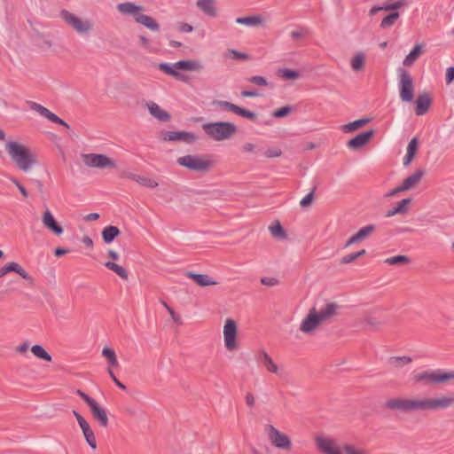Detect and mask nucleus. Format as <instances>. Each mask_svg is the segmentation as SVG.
<instances>
[{
  "label": "nucleus",
  "instance_id": "obj_19",
  "mask_svg": "<svg viewBox=\"0 0 454 454\" xmlns=\"http://www.w3.org/2000/svg\"><path fill=\"white\" fill-rule=\"evenodd\" d=\"M256 359L269 372L278 373V366L265 350H261L257 354Z\"/></svg>",
  "mask_w": 454,
  "mask_h": 454
},
{
  "label": "nucleus",
  "instance_id": "obj_21",
  "mask_svg": "<svg viewBox=\"0 0 454 454\" xmlns=\"http://www.w3.org/2000/svg\"><path fill=\"white\" fill-rule=\"evenodd\" d=\"M117 11L126 16H132L136 20V18L140 14L143 10L142 5L135 4L131 2H125L118 4L116 6Z\"/></svg>",
  "mask_w": 454,
  "mask_h": 454
},
{
  "label": "nucleus",
  "instance_id": "obj_26",
  "mask_svg": "<svg viewBox=\"0 0 454 454\" xmlns=\"http://www.w3.org/2000/svg\"><path fill=\"white\" fill-rule=\"evenodd\" d=\"M186 276L192 279L200 286H208L216 285L217 282L212 280L211 278L207 274L192 273L188 272Z\"/></svg>",
  "mask_w": 454,
  "mask_h": 454
},
{
  "label": "nucleus",
  "instance_id": "obj_37",
  "mask_svg": "<svg viewBox=\"0 0 454 454\" xmlns=\"http://www.w3.org/2000/svg\"><path fill=\"white\" fill-rule=\"evenodd\" d=\"M105 266L115 272L120 278H121L124 280H127L129 278L128 271L119 264L114 262H107L105 263Z\"/></svg>",
  "mask_w": 454,
  "mask_h": 454
},
{
  "label": "nucleus",
  "instance_id": "obj_1",
  "mask_svg": "<svg viewBox=\"0 0 454 454\" xmlns=\"http://www.w3.org/2000/svg\"><path fill=\"white\" fill-rule=\"evenodd\" d=\"M454 403V397L444 395L435 398H390L385 407L402 412L444 410Z\"/></svg>",
  "mask_w": 454,
  "mask_h": 454
},
{
  "label": "nucleus",
  "instance_id": "obj_43",
  "mask_svg": "<svg viewBox=\"0 0 454 454\" xmlns=\"http://www.w3.org/2000/svg\"><path fill=\"white\" fill-rule=\"evenodd\" d=\"M278 75L286 80H295L300 77V73L296 70L283 68L278 70Z\"/></svg>",
  "mask_w": 454,
  "mask_h": 454
},
{
  "label": "nucleus",
  "instance_id": "obj_52",
  "mask_svg": "<svg viewBox=\"0 0 454 454\" xmlns=\"http://www.w3.org/2000/svg\"><path fill=\"white\" fill-rule=\"evenodd\" d=\"M411 202V199L407 198L403 199L401 201H399L396 205L397 211L400 212V214H405L408 211V205Z\"/></svg>",
  "mask_w": 454,
  "mask_h": 454
},
{
  "label": "nucleus",
  "instance_id": "obj_27",
  "mask_svg": "<svg viewBox=\"0 0 454 454\" xmlns=\"http://www.w3.org/2000/svg\"><path fill=\"white\" fill-rule=\"evenodd\" d=\"M137 23L143 25L151 31H158L160 29V24L151 16L140 14L136 18Z\"/></svg>",
  "mask_w": 454,
  "mask_h": 454
},
{
  "label": "nucleus",
  "instance_id": "obj_13",
  "mask_svg": "<svg viewBox=\"0 0 454 454\" xmlns=\"http://www.w3.org/2000/svg\"><path fill=\"white\" fill-rule=\"evenodd\" d=\"M197 136L192 132L188 131H165L162 133V139L164 141H177L181 140L187 144H192L197 140Z\"/></svg>",
  "mask_w": 454,
  "mask_h": 454
},
{
  "label": "nucleus",
  "instance_id": "obj_55",
  "mask_svg": "<svg viewBox=\"0 0 454 454\" xmlns=\"http://www.w3.org/2000/svg\"><path fill=\"white\" fill-rule=\"evenodd\" d=\"M282 152L279 148L270 147L264 152V155L267 158H276L281 156Z\"/></svg>",
  "mask_w": 454,
  "mask_h": 454
},
{
  "label": "nucleus",
  "instance_id": "obj_36",
  "mask_svg": "<svg viewBox=\"0 0 454 454\" xmlns=\"http://www.w3.org/2000/svg\"><path fill=\"white\" fill-rule=\"evenodd\" d=\"M102 356L107 360L109 367H117L119 365L116 354L113 348H104Z\"/></svg>",
  "mask_w": 454,
  "mask_h": 454
},
{
  "label": "nucleus",
  "instance_id": "obj_35",
  "mask_svg": "<svg viewBox=\"0 0 454 454\" xmlns=\"http://www.w3.org/2000/svg\"><path fill=\"white\" fill-rule=\"evenodd\" d=\"M421 53V46L419 44H416L411 52L405 57L403 59V66L411 67L413 65L414 61L419 57Z\"/></svg>",
  "mask_w": 454,
  "mask_h": 454
},
{
  "label": "nucleus",
  "instance_id": "obj_41",
  "mask_svg": "<svg viewBox=\"0 0 454 454\" xmlns=\"http://www.w3.org/2000/svg\"><path fill=\"white\" fill-rule=\"evenodd\" d=\"M399 16V12H397L388 14L381 20L380 27L383 29L389 28L395 23Z\"/></svg>",
  "mask_w": 454,
  "mask_h": 454
},
{
  "label": "nucleus",
  "instance_id": "obj_58",
  "mask_svg": "<svg viewBox=\"0 0 454 454\" xmlns=\"http://www.w3.org/2000/svg\"><path fill=\"white\" fill-rule=\"evenodd\" d=\"M73 414L75 417L79 426L81 428L89 426L90 424L87 422V420L76 411H73Z\"/></svg>",
  "mask_w": 454,
  "mask_h": 454
},
{
  "label": "nucleus",
  "instance_id": "obj_11",
  "mask_svg": "<svg viewBox=\"0 0 454 454\" xmlns=\"http://www.w3.org/2000/svg\"><path fill=\"white\" fill-rule=\"evenodd\" d=\"M237 336V325L233 319L228 318L225 321L223 327V337L225 347L228 350H234L237 348L236 343Z\"/></svg>",
  "mask_w": 454,
  "mask_h": 454
},
{
  "label": "nucleus",
  "instance_id": "obj_59",
  "mask_svg": "<svg viewBox=\"0 0 454 454\" xmlns=\"http://www.w3.org/2000/svg\"><path fill=\"white\" fill-rule=\"evenodd\" d=\"M365 322L367 325L373 328H378L382 325V322L374 317H367L365 318Z\"/></svg>",
  "mask_w": 454,
  "mask_h": 454
},
{
  "label": "nucleus",
  "instance_id": "obj_64",
  "mask_svg": "<svg viewBox=\"0 0 454 454\" xmlns=\"http://www.w3.org/2000/svg\"><path fill=\"white\" fill-rule=\"evenodd\" d=\"M178 30H179V32H182V33H190L193 30V27L192 25H190L188 23H180V25L178 27Z\"/></svg>",
  "mask_w": 454,
  "mask_h": 454
},
{
  "label": "nucleus",
  "instance_id": "obj_17",
  "mask_svg": "<svg viewBox=\"0 0 454 454\" xmlns=\"http://www.w3.org/2000/svg\"><path fill=\"white\" fill-rule=\"evenodd\" d=\"M374 129H370L356 135L348 142V148L358 149L364 146L373 137Z\"/></svg>",
  "mask_w": 454,
  "mask_h": 454
},
{
  "label": "nucleus",
  "instance_id": "obj_22",
  "mask_svg": "<svg viewBox=\"0 0 454 454\" xmlns=\"http://www.w3.org/2000/svg\"><path fill=\"white\" fill-rule=\"evenodd\" d=\"M196 6L200 12L209 18H215L217 16L215 0H197Z\"/></svg>",
  "mask_w": 454,
  "mask_h": 454
},
{
  "label": "nucleus",
  "instance_id": "obj_50",
  "mask_svg": "<svg viewBox=\"0 0 454 454\" xmlns=\"http://www.w3.org/2000/svg\"><path fill=\"white\" fill-rule=\"evenodd\" d=\"M316 190V187H314L312 189V191L308 193L301 201H300V205L301 207H309L312 202H313V200H314V192Z\"/></svg>",
  "mask_w": 454,
  "mask_h": 454
},
{
  "label": "nucleus",
  "instance_id": "obj_30",
  "mask_svg": "<svg viewBox=\"0 0 454 454\" xmlns=\"http://www.w3.org/2000/svg\"><path fill=\"white\" fill-rule=\"evenodd\" d=\"M125 176L127 178L136 181L142 186H145V187H149V188H155L158 186V183L150 177H146V176H139V175H136V174H132V173H129Z\"/></svg>",
  "mask_w": 454,
  "mask_h": 454
},
{
  "label": "nucleus",
  "instance_id": "obj_57",
  "mask_svg": "<svg viewBox=\"0 0 454 454\" xmlns=\"http://www.w3.org/2000/svg\"><path fill=\"white\" fill-rule=\"evenodd\" d=\"M418 145H419V141H418V138L417 137H413L408 144V146H407V153H412V154H416L417 153V150H418Z\"/></svg>",
  "mask_w": 454,
  "mask_h": 454
},
{
  "label": "nucleus",
  "instance_id": "obj_34",
  "mask_svg": "<svg viewBox=\"0 0 454 454\" xmlns=\"http://www.w3.org/2000/svg\"><path fill=\"white\" fill-rule=\"evenodd\" d=\"M412 362V358L408 356H391L388 359V364L393 368H401L406 364H409Z\"/></svg>",
  "mask_w": 454,
  "mask_h": 454
},
{
  "label": "nucleus",
  "instance_id": "obj_6",
  "mask_svg": "<svg viewBox=\"0 0 454 454\" xmlns=\"http://www.w3.org/2000/svg\"><path fill=\"white\" fill-rule=\"evenodd\" d=\"M398 80L401 100L408 103L412 102L414 98V84L412 77L406 69L399 68Z\"/></svg>",
  "mask_w": 454,
  "mask_h": 454
},
{
  "label": "nucleus",
  "instance_id": "obj_15",
  "mask_svg": "<svg viewBox=\"0 0 454 454\" xmlns=\"http://www.w3.org/2000/svg\"><path fill=\"white\" fill-rule=\"evenodd\" d=\"M316 444L319 450L325 454H341L334 440L317 436Z\"/></svg>",
  "mask_w": 454,
  "mask_h": 454
},
{
  "label": "nucleus",
  "instance_id": "obj_61",
  "mask_svg": "<svg viewBox=\"0 0 454 454\" xmlns=\"http://www.w3.org/2000/svg\"><path fill=\"white\" fill-rule=\"evenodd\" d=\"M356 259H357V256H356V253H351V254H348L343 256L340 260V263L348 264V263L353 262Z\"/></svg>",
  "mask_w": 454,
  "mask_h": 454
},
{
  "label": "nucleus",
  "instance_id": "obj_4",
  "mask_svg": "<svg viewBox=\"0 0 454 454\" xmlns=\"http://www.w3.org/2000/svg\"><path fill=\"white\" fill-rule=\"evenodd\" d=\"M453 379L454 372H445L440 369L424 371L413 377L416 383H423L424 385H437Z\"/></svg>",
  "mask_w": 454,
  "mask_h": 454
},
{
  "label": "nucleus",
  "instance_id": "obj_24",
  "mask_svg": "<svg viewBox=\"0 0 454 454\" xmlns=\"http://www.w3.org/2000/svg\"><path fill=\"white\" fill-rule=\"evenodd\" d=\"M150 114L160 121L166 122L171 119L170 114L161 109L156 103L149 102L146 104Z\"/></svg>",
  "mask_w": 454,
  "mask_h": 454
},
{
  "label": "nucleus",
  "instance_id": "obj_28",
  "mask_svg": "<svg viewBox=\"0 0 454 454\" xmlns=\"http://www.w3.org/2000/svg\"><path fill=\"white\" fill-rule=\"evenodd\" d=\"M32 110L37 112L40 115L45 117L51 122L55 123L59 116L51 113L49 109L36 102H28Z\"/></svg>",
  "mask_w": 454,
  "mask_h": 454
},
{
  "label": "nucleus",
  "instance_id": "obj_29",
  "mask_svg": "<svg viewBox=\"0 0 454 454\" xmlns=\"http://www.w3.org/2000/svg\"><path fill=\"white\" fill-rule=\"evenodd\" d=\"M424 174L425 172L423 169L416 170L412 175L403 180L402 184L403 189L407 191L418 184L423 177Z\"/></svg>",
  "mask_w": 454,
  "mask_h": 454
},
{
  "label": "nucleus",
  "instance_id": "obj_14",
  "mask_svg": "<svg viewBox=\"0 0 454 454\" xmlns=\"http://www.w3.org/2000/svg\"><path fill=\"white\" fill-rule=\"evenodd\" d=\"M10 272H16L22 278L29 281L30 284L34 285V278L18 262H11L3 267H0V278Z\"/></svg>",
  "mask_w": 454,
  "mask_h": 454
},
{
  "label": "nucleus",
  "instance_id": "obj_56",
  "mask_svg": "<svg viewBox=\"0 0 454 454\" xmlns=\"http://www.w3.org/2000/svg\"><path fill=\"white\" fill-rule=\"evenodd\" d=\"M75 392L88 404L89 407L96 402L95 399H93L92 397L88 395L86 393H84L81 389H77Z\"/></svg>",
  "mask_w": 454,
  "mask_h": 454
},
{
  "label": "nucleus",
  "instance_id": "obj_18",
  "mask_svg": "<svg viewBox=\"0 0 454 454\" xmlns=\"http://www.w3.org/2000/svg\"><path fill=\"white\" fill-rule=\"evenodd\" d=\"M90 411L93 419L97 420L102 427L108 426L109 420L106 411L100 406L97 401L90 406Z\"/></svg>",
  "mask_w": 454,
  "mask_h": 454
},
{
  "label": "nucleus",
  "instance_id": "obj_63",
  "mask_svg": "<svg viewBox=\"0 0 454 454\" xmlns=\"http://www.w3.org/2000/svg\"><path fill=\"white\" fill-rule=\"evenodd\" d=\"M261 282L264 286H274L278 283V280L274 278L264 277L261 279Z\"/></svg>",
  "mask_w": 454,
  "mask_h": 454
},
{
  "label": "nucleus",
  "instance_id": "obj_33",
  "mask_svg": "<svg viewBox=\"0 0 454 454\" xmlns=\"http://www.w3.org/2000/svg\"><path fill=\"white\" fill-rule=\"evenodd\" d=\"M236 23L248 27H257L262 23L261 16L239 17L236 19Z\"/></svg>",
  "mask_w": 454,
  "mask_h": 454
},
{
  "label": "nucleus",
  "instance_id": "obj_46",
  "mask_svg": "<svg viewBox=\"0 0 454 454\" xmlns=\"http://www.w3.org/2000/svg\"><path fill=\"white\" fill-rule=\"evenodd\" d=\"M225 56L232 59H239V60H246L248 59V55L243 52H239L236 50L230 49L226 51Z\"/></svg>",
  "mask_w": 454,
  "mask_h": 454
},
{
  "label": "nucleus",
  "instance_id": "obj_48",
  "mask_svg": "<svg viewBox=\"0 0 454 454\" xmlns=\"http://www.w3.org/2000/svg\"><path fill=\"white\" fill-rule=\"evenodd\" d=\"M308 34H309L308 28L301 27H299V29H297L295 31H292L290 34V36L294 40H299V39H301V38H304L305 36H307Z\"/></svg>",
  "mask_w": 454,
  "mask_h": 454
},
{
  "label": "nucleus",
  "instance_id": "obj_51",
  "mask_svg": "<svg viewBox=\"0 0 454 454\" xmlns=\"http://www.w3.org/2000/svg\"><path fill=\"white\" fill-rule=\"evenodd\" d=\"M291 106H286L274 111L272 113V116H274L275 118H283L286 116L291 112Z\"/></svg>",
  "mask_w": 454,
  "mask_h": 454
},
{
  "label": "nucleus",
  "instance_id": "obj_7",
  "mask_svg": "<svg viewBox=\"0 0 454 454\" xmlns=\"http://www.w3.org/2000/svg\"><path fill=\"white\" fill-rule=\"evenodd\" d=\"M213 106H215L217 109L223 112H230L233 113L239 116L248 119L252 121H256V114L247 110L246 108L240 107L233 103L225 100H215L213 101Z\"/></svg>",
  "mask_w": 454,
  "mask_h": 454
},
{
  "label": "nucleus",
  "instance_id": "obj_53",
  "mask_svg": "<svg viewBox=\"0 0 454 454\" xmlns=\"http://www.w3.org/2000/svg\"><path fill=\"white\" fill-rule=\"evenodd\" d=\"M248 82L253 84L258 85V86H267L268 85V82H267L266 78H264L263 76H260V75L251 76L250 78H248Z\"/></svg>",
  "mask_w": 454,
  "mask_h": 454
},
{
  "label": "nucleus",
  "instance_id": "obj_10",
  "mask_svg": "<svg viewBox=\"0 0 454 454\" xmlns=\"http://www.w3.org/2000/svg\"><path fill=\"white\" fill-rule=\"evenodd\" d=\"M180 166L198 172H207L210 168V161L197 155H185L177 159Z\"/></svg>",
  "mask_w": 454,
  "mask_h": 454
},
{
  "label": "nucleus",
  "instance_id": "obj_47",
  "mask_svg": "<svg viewBox=\"0 0 454 454\" xmlns=\"http://www.w3.org/2000/svg\"><path fill=\"white\" fill-rule=\"evenodd\" d=\"M364 64V58L362 54H356L351 60V67L353 70H360Z\"/></svg>",
  "mask_w": 454,
  "mask_h": 454
},
{
  "label": "nucleus",
  "instance_id": "obj_12",
  "mask_svg": "<svg viewBox=\"0 0 454 454\" xmlns=\"http://www.w3.org/2000/svg\"><path fill=\"white\" fill-rule=\"evenodd\" d=\"M321 324V321L316 315V308L313 307L309 309L306 317L301 321L300 330L304 333H311Z\"/></svg>",
  "mask_w": 454,
  "mask_h": 454
},
{
  "label": "nucleus",
  "instance_id": "obj_62",
  "mask_svg": "<svg viewBox=\"0 0 454 454\" xmlns=\"http://www.w3.org/2000/svg\"><path fill=\"white\" fill-rule=\"evenodd\" d=\"M445 81L447 84L454 81V67H450L446 70Z\"/></svg>",
  "mask_w": 454,
  "mask_h": 454
},
{
  "label": "nucleus",
  "instance_id": "obj_9",
  "mask_svg": "<svg viewBox=\"0 0 454 454\" xmlns=\"http://www.w3.org/2000/svg\"><path fill=\"white\" fill-rule=\"evenodd\" d=\"M84 164L96 168H115L116 162L105 154L88 153L82 154Z\"/></svg>",
  "mask_w": 454,
  "mask_h": 454
},
{
  "label": "nucleus",
  "instance_id": "obj_31",
  "mask_svg": "<svg viewBox=\"0 0 454 454\" xmlns=\"http://www.w3.org/2000/svg\"><path fill=\"white\" fill-rule=\"evenodd\" d=\"M121 234L118 227L108 225L102 231V239L106 244L112 243Z\"/></svg>",
  "mask_w": 454,
  "mask_h": 454
},
{
  "label": "nucleus",
  "instance_id": "obj_54",
  "mask_svg": "<svg viewBox=\"0 0 454 454\" xmlns=\"http://www.w3.org/2000/svg\"><path fill=\"white\" fill-rule=\"evenodd\" d=\"M405 1L399 0L390 4H385L383 5L384 11H394L401 8L405 4Z\"/></svg>",
  "mask_w": 454,
  "mask_h": 454
},
{
  "label": "nucleus",
  "instance_id": "obj_49",
  "mask_svg": "<svg viewBox=\"0 0 454 454\" xmlns=\"http://www.w3.org/2000/svg\"><path fill=\"white\" fill-rule=\"evenodd\" d=\"M241 151L244 153H254V154H257L260 152V149L257 148V145L255 144L247 142V143H245L242 145Z\"/></svg>",
  "mask_w": 454,
  "mask_h": 454
},
{
  "label": "nucleus",
  "instance_id": "obj_45",
  "mask_svg": "<svg viewBox=\"0 0 454 454\" xmlns=\"http://www.w3.org/2000/svg\"><path fill=\"white\" fill-rule=\"evenodd\" d=\"M376 227L374 224H368L362 227L356 234L360 241L368 238L374 231Z\"/></svg>",
  "mask_w": 454,
  "mask_h": 454
},
{
  "label": "nucleus",
  "instance_id": "obj_40",
  "mask_svg": "<svg viewBox=\"0 0 454 454\" xmlns=\"http://www.w3.org/2000/svg\"><path fill=\"white\" fill-rule=\"evenodd\" d=\"M87 443L93 449H97V441L90 426L81 428Z\"/></svg>",
  "mask_w": 454,
  "mask_h": 454
},
{
  "label": "nucleus",
  "instance_id": "obj_23",
  "mask_svg": "<svg viewBox=\"0 0 454 454\" xmlns=\"http://www.w3.org/2000/svg\"><path fill=\"white\" fill-rule=\"evenodd\" d=\"M432 104V98L427 93L419 94L416 100V114L424 115Z\"/></svg>",
  "mask_w": 454,
  "mask_h": 454
},
{
  "label": "nucleus",
  "instance_id": "obj_32",
  "mask_svg": "<svg viewBox=\"0 0 454 454\" xmlns=\"http://www.w3.org/2000/svg\"><path fill=\"white\" fill-rule=\"evenodd\" d=\"M370 121H371V119H369V118L358 119L352 122L343 125L341 127V129L345 133H350V132H353V131L358 129L359 128L364 127V125L369 123Z\"/></svg>",
  "mask_w": 454,
  "mask_h": 454
},
{
  "label": "nucleus",
  "instance_id": "obj_16",
  "mask_svg": "<svg viewBox=\"0 0 454 454\" xmlns=\"http://www.w3.org/2000/svg\"><path fill=\"white\" fill-rule=\"evenodd\" d=\"M340 307L335 302L327 301L318 311L316 309V315L318 317L321 323H324L335 317Z\"/></svg>",
  "mask_w": 454,
  "mask_h": 454
},
{
  "label": "nucleus",
  "instance_id": "obj_5",
  "mask_svg": "<svg viewBox=\"0 0 454 454\" xmlns=\"http://www.w3.org/2000/svg\"><path fill=\"white\" fill-rule=\"evenodd\" d=\"M59 16L79 35H89L93 29V23L91 20H82L67 10H62Z\"/></svg>",
  "mask_w": 454,
  "mask_h": 454
},
{
  "label": "nucleus",
  "instance_id": "obj_25",
  "mask_svg": "<svg viewBox=\"0 0 454 454\" xmlns=\"http://www.w3.org/2000/svg\"><path fill=\"white\" fill-rule=\"evenodd\" d=\"M176 69L184 71H200L203 69V65L198 60H180L174 64Z\"/></svg>",
  "mask_w": 454,
  "mask_h": 454
},
{
  "label": "nucleus",
  "instance_id": "obj_60",
  "mask_svg": "<svg viewBox=\"0 0 454 454\" xmlns=\"http://www.w3.org/2000/svg\"><path fill=\"white\" fill-rule=\"evenodd\" d=\"M12 182L17 186V188L20 190V193L22 194V196L24 198H27L28 197V192L26 190V188L18 181L17 178L15 177H12Z\"/></svg>",
  "mask_w": 454,
  "mask_h": 454
},
{
  "label": "nucleus",
  "instance_id": "obj_44",
  "mask_svg": "<svg viewBox=\"0 0 454 454\" xmlns=\"http://www.w3.org/2000/svg\"><path fill=\"white\" fill-rule=\"evenodd\" d=\"M409 262L410 258L406 255L402 254L389 257L385 260V262L387 263L388 265H402L408 263Z\"/></svg>",
  "mask_w": 454,
  "mask_h": 454
},
{
  "label": "nucleus",
  "instance_id": "obj_38",
  "mask_svg": "<svg viewBox=\"0 0 454 454\" xmlns=\"http://www.w3.org/2000/svg\"><path fill=\"white\" fill-rule=\"evenodd\" d=\"M31 352L38 358L51 362L52 360L51 356L44 349V348L39 344L32 346Z\"/></svg>",
  "mask_w": 454,
  "mask_h": 454
},
{
  "label": "nucleus",
  "instance_id": "obj_42",
  "mask_svg": "<svg viewBox=\"0 0 454 454\" xmlns=\"http://www.w3.org/2000/svg\"><path fill=\"white\" fill-rule=\"evenodd\" d=\"M270 231L272 236L276 238L284 239L286 237V231L278 221L270 226Z\"/></svg>",
  "mask_w": 454,
  "mask_h": 454
},
{
  "label": "nucleus",
  "instance_id": "obj_3",
  "mask_svg": "<svg viewBox=\"0 0 454 454\" xmlns=\"http://www.w3.org/2000/svg\"><path fill=\"white\" fill-rule=\"evenodd\" d=\"M205 133L215 141H223L232 137L238 130L237 126L229 121L209 122L202 125Z\"/></svg>",
  "mask_w": 454,
  "mask_h": 454
},
{
  "label": "nucleus",
  "instance_id": "obj_39",
  "mask_svg": "<svg viewBox=\"0 0 454 454\" xmlns=\"http://www.w3.org/2000/svg\"><path fill=\"white\" fill-rule=\"evenodd\" d=\"M159 69L167 74L174 76L175 78H177L180 80H183V78H184V75L176 70V68L174 67V65L172 66L168 63H160L159 65Z\"/></svg>",
  "mask_w": 454,
  "mask_h": 454
},
{
  "label": "nucleus",
  "instance_id": "obj_20",
  "mask_svg": "<svg viewBox=\"0 0 454 454\" xmlns=\"http://www.w3.org/2000/svg\"><path fill=\"white\" fill-rule=\"evenodd\" d=\"M42 222L46 229L58 236L64 232V229L57 223L54 216L48 209L43 213Z\"/></svg>",
  "mask_w": 454,
  "mask_h": 454
},
{
  "label": "nucleus",
  "instance_id": "obj_8",
  "mask_svg": "<svg viewBox=\"0 0 454 454\" xmlns=\"http://www.w3.org/2000/svg\"><path fill=\"white\" fill-rule=\"evenodd\" d=\"M264 430L273 446L282 450H289L291 448L292 442L290 438L274 426L267 424L264 427Z\"/></svg>",
  "mask_w": 454,
  "mask_h": 454
},
{
  "label": "nucleus",
  "instance_id": "obj_2",
  "mask_svg": "<svg viewBox=\"0 0 454 454\" xmlns=\"http://www.w3.org/2000/svg\"><path fill=\"white\" fill-rule=\"evenodd\" d=\"M5 149L16 167L23 172H28L37 164L36 156L30 149L18 142H7Z\"/></svg>",
  "mask_w": 454,
  "mask_h": 454
}]
</instances>
